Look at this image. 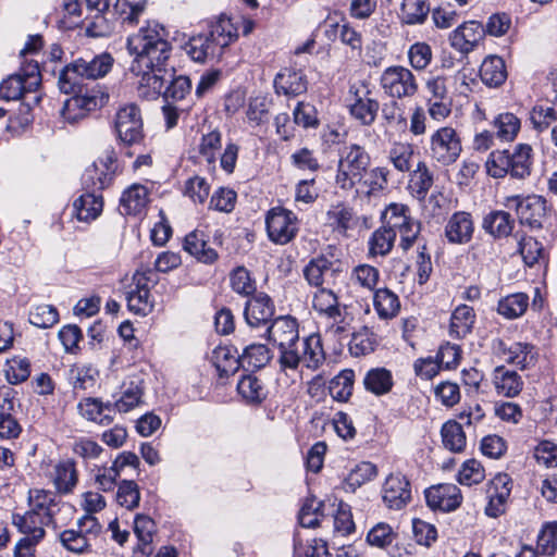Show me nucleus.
<instances>
[{
  "mask_svg": "<svg viewBox=\"0 0 557 557\" xmlns=\"http://www.w3.org/2000/svg\"><path fill=\"white\" fill-rule=\"evenodd\" d=\"M382 218L384 226L394 230L395 233L413 220L409 214V208L403 203L388 205Z\"/></svg>",
  "mask_w": 557,
  "mask_h": 557,
  "instance_id": "nucleus-54",
  "label": "nucleus"
},
{
  "mask_svg": "<svg viewBox=\"0 0 557 557\" xmlns=\"http://www.w3.org/2000/svg\"><path fill=\"white\" fill-rule=\"evenodd\" d=\"M532 148L527 144H519L513 151H509V174L515 178H524L531 172Z\"/></svg>",
  "mask_w": 557,
  "mask_h": 557,
  "instance_id": "nucleus-34",
  "label": "nucleus"
},
{
  "mask_svg": "<svg viewBox=\"0 0 557 557\" xmlns=\"http://www.w3.org/2000/svg\"><path fill=\"white\" fill-rule=\"evenodd\" d=\"M414 146L408 141H393L387 150L386 158L393 168L401 173H408L413 166Z\"/></svg>",
  "mask_w": 557,
  "mask_h": 557,
  "instance_id": "nucleus-28",
  "label": "nucleus"
},
{
  "mask_svg": "<svg viewBox=\"0 0 557 557\" xmlns=\"http://www.w3.org/2000/svg\"><path fill=\"white\" fill-rule=\"evenodd\" d=\"M102 176L103 172H100L95 163L85 170L82 182L86 191L73 203V214L78 221H92L102 212Z\"/></svg>",
  "mask_w": 557,
  "mask_h": 557,
  "instance_id": "nucleus-4",
  "label": "nucleus"
},
{
  "mask_svg": "<svg viewBox=\"0 0 557 557\" xmlns=\"http://www.w3.org/2000/svg\"><path fill=\"white\" fill-rule=\"evenodd\" d=\"M184 250L203 263H212L218 258L215 250L208 247L202 235L198 234L196 231L186 235L184 239Z\"/></svg>",
  "mask_w": 557,
  "mask_h": 557,
  "instance_id": "nucleus-38",
  "label": "nucleus"
},
{
  "mask_svg": "<svg viewBox=\"0 0 557 557\" xmlns=\"http://www.w3.org/2000/svg\"><path fill=\"white\" fill-rule=\"evenodd\" d=\"M407 57L413 70L424 71L432 62V48L424 41H417L409 47Z\"/></svg>",
  "mask_w": 557,
  "mask_h": 557,
  "instance_id": "nucleus-56",
  "label": "nucleus"
},
{
  "mask_svg": "<svg viewBox=\"0 0 557 557\" xmlns=\"http://www.w3.org/2000/svg\"><path fill=\"white\" fill-rule=\"evenodd\" d=\"M208 36L222 54L224 49L238 39V28L226 15H220L211 26Z\"/></svg>",
  "mask_w": 557,
  "mask_h": 557,
  "instance_id": "nucleus-24",
  "label": "nucleus"
},
{
  "mask_svg": "<svg viewBox=\"0 0 557 557\" xmlns=\"http://www.w3.org/2000/svg\"><path fill=\"white\" fill-rule=\"evenodd\" d=\"M53 483L58 492L70 493L77 483V472L72 460L60 461L54 467Z\"/></svg>",
  "mask_w": 557,
  "mask_h": 557,
  "instance_id": "nucleus-42",
  "label": "nucleus"
},
{
  "mask_svg": "<svg viewBox=\"0 0 557 557\" xmlns=\"http://www.w3.org/2000/svg\"><path fill=\"white\" fill-rule=\"evenodd\" d=\"M377 474L376 467L371 462H360L350 470L344 482V488L355 492L367 482L372 481Z\"/></svg>",
  "mask_w": 557,
  "mask_h": 557,
  "instance_id": "nucleus-51",
  "label": "nucleus"
},
{
  "mask_svg": "<svg viewBox=\"0 0 557 557\" xmlns=\"http://www.w3.org/2000/svg\"><path fill=\"white\" fill-rule=\"evenodd\" d=\"M383 500L391 509H401L411 499L410 483L401 473L389 474L383 485Z\"/></svg>",
  "mask_w": 557,
  "mask_h": 557,
  "instance_id": "nucleus-19",
  "label": "nucleus"
},
{
  "mask_svg": "<svg viewBox=\"0 0 557 557\" xmlns=\"http://www.w3.org/2000/svg\"><path fill=\"white\" fill-rule=\"evenodd\" d=\"M484 33L485 30L479 22L469 21L450 33L449 42L450 46L460 53L468 54L474 50L483 38Z\"/></svg>",
  "mask_w": 557,
  "mask_h": 557,
  "instance_id": "nucleus-20",
  "label": "nucleus"
},
{
  "mask_svg": "<svg viewBox=\"0 0 557 557\" xmlns=\"http://www.w3.org/2000/svg\"><path fill=\"white\" fill-rule=\"evenodd\" d=\"M237 392L249 404H260L268 395V391L260 379L255 375H244L237 383Z\"/></svg>",
  "mask_w": 557,
  "mask_h": 557,
  "instance_id": "nucleus-40",
  "label": "nucleus"
},
{
  "mask_svg": "<svg viewBox=\"0 0 557 557\" xmlns=\"http://www.w3.org/2000/svg\"><path fill=\"white\" fill-rule=\"evenodd\" d=\"M443 445L454 453H460L466 447V435L461 423L455 420L445 422L441 430Z\"/></svg>",
  "mask_w": 557,
  "mask_h": 557,
  "instance_id": "nucleus-50",
  "label": "nucleus"
},
{
  "mask_svg": "<svg viewBox=\"0 0 557 557\" xmlns=\"http://www.w3.org/2000/svg\"><path fill=\"white\" fill-rule=\"evenodd\" d=\"M267 233L271 242L277 245L289 243L298 232L297 216L284 208H272L265 218Z\"/></svg>",
  "mask_w": 557,
  "mask_h": 557,
  "instance_id": "nucleus-10",
  "label": "nucleus"
},
{
  "mask_svg": "<svg viewBox=\"0 0 557 557\" xmlns=\"http://www.w3.org/2000/svg\"><path fill=\"white\" fill-rule=\"evenodd\" d=\"M333 262L325 257H317L309 261L304 269V275L307 282L320 287L327 278L333 277Z\"/></svg>",
  "mask_w": 557,
  "mask_h": 557,
  "instance_id": "nucleus-36",
  "label": "nucleus"
},
{
  "mask_svg": "<svg viewBox=\"0 0 557 557\" xmlns=\"http://www.w3.org/2000/svg\"><path fill=\"white\" fill-rule=\"evenodd\" d=\"M496 136L504 141H512L521 128V120L511 112L499 113L492 122Z\"/></svg>",
  "mask_w": 557,
  "mask_h": 557,
  "instance_id": "nucleus-44",
  "label": "nucleus"
},
{
  "mask_svg": "<svg viewBox=\"0 0 557 557\" xmlns=\"http://www.w3.org/2000/svg\"><path fill=\"white\" fill-rule=\"evenodd\" d=\"M60 18L58 25L60 29L71 30L81 26L83 23L82 9L78 0H62Z\"/></svg>",
  "mask_w": 557,
  "mask_h": 557,
  "instance_id": "nucleus-52",
  "label": "nucleus"
},
{
  "mask_svg": "<svg viewBox=\"0 0 557 557\" xmlns=\"http://www.w3.org/2000/svg\"><path fill=\"white\" fill-rule=\"evenodd\" d=\"M274 88L277 95L295 97L307 90V79L300 71L284 69L276 74Z\"/></svg>",
  "mask_w": 557,
  "mask_h": 557,
  "instance_id": "nucleus-23",
  "label": "nucleus"
},
{
  "mask_svg": "<svg viewBox=\"0 0 557 557\" xmlns=\"http://www.w3.org/2000/svg\"><path fill=\"white\" fill-rule=\"evenodd\" d=\"M376 345L375 334L369 327H362L352 334L349 342V351L356 357L364 356L374 351Z\"/></svg>",
  "mask_w": 557,
  "mask_h": 557,
  "instance_id": "nucleus-53",
  "label": "nucleus"
},
{
  "mask_svg": "<svg viewBox=\"0 0 557 557\" xmlns=\"http://www.w3.org/2000/svg\"><path fill=\"white\" fill-rule=\"evenodd\" d=\"M355 372L351 369L342 370L329 384V392L333 399L347 401L352 394Z\"/></svg>",
  "mask_w": 557,
  "mask_h": 557,
  "instance_id": "nucleus-49",
  "label": "nucleus"
},
{
  "mask_svg": "<svg viewBox=\"0 0 557 557\" xmlns=\"http://www.w3.org/2000/svg\"><path fill=\"white\" fill-rule=\"evenodd\" d=\"M511 493V479L506 473L496 474L488 484V503L486 516L497 518L506 511L507 500Z\"/></svg>",
  "mask_w": 557,
  "mask_h": 557,
  "instance_id": "nucleus-17",
  "label": "nucleus"
},
{
  "mask_svg": "<svg viewBox=\"0 0 557 557\" xmlns=\"http://www.w3.org/2000/svg\"><path fill=\"white\" fill-rule=\"evenodd\" d=\"M485 166L487 174L494 178H500L509 174V150L491 152Z\"/></svg>",
  "mask_w": 557,
  "mask_h": 557,
  "instance_id": "nucleus-60",
  "label": "nucleus"
},
{
  "mask_svg": "<svg viewBox=\"0 0 557 557\" xmlns=\"http://www.w3.org/2000/svg\"><path fill=\"white\" fill-rule=\"evenodd\" d=\"M133 72L140 76L138 94L147 100L163 96L164 85L172 78V70H168L165 65L144 67L140 72L138 70Z\"/></svg>",
  "mask_w": 557,
  "mask_h": 557,
  "instance_id": "nucleus-15",
  "label": "nucleus"
},
{
  "mask_svg": "<svg viewBox=\"0 0 557 557\" xmlns=\"http://www.w3.org/2000/svg\"><path fill=\"white\" fill-rule=\"evenodd\" d=\"M519 251L528 267H532L545 258L543 245L536 238L531 236L520 239Z\"/></svg>",
  "mask_w": 557,
  "mask_h": 557,
  "instance_id": "nucleus-59",
  "label": "nucleus"
},
{
  "mask_svg": "<svg viewBox=\"0 0 557 557\" xmlns=\"http://www.w3.org/2000/svg\"><path fill=\"white\" fill-rule=\"evenodd\" d=\"M98 107V98L96 96L75 95L65 100L61 114L69 123H76L84 119L90 111Z\"/></svg>",
  "mask_w": 557,
  "mask_h": 557,
  "instance_id": "nucleus-27",
  "label": "nucleus"
},
{
  "mask_svg": "<svg viewBox=\"0 0 557 557\" xmlns=\"http://www.w3.org/2000/svg\"><path fill=\"white\" fill-rule=\"evenodd\" d=\"M39 77L38 64H29L24 75H11L0 84V97L4 100H17L39 86Z\"/></svg>",
  "mask_w": 557,
  "mask_h": 557,
  "instance_id": "nucleus-14",
  "label": "nucleus"
},
{
  "mask_svg": "<svg viewBox=\"0 0 557 557\" xmlns=\"http://www.w3.org/2000/svg\"><path fill=\"white\" fill-rule=\"evenodd\" d=\"M482 82L490 87L500 86L507 78L505 62L500 57L490 55L480 67Z\"/></svg>",
  "mask_w": 557,
  "mask_h": 557,
  "instance_id": "nucleus-30",
  "label": "nucleus"
},
{
  "mask_svg": "<svg viewBox=\"0 0 557 557\" xmlns=\"http://www.w3.org/2000/svg\"><path fill=\"white\" fill-rule=\"evenodd\" d=\"M325 221L333 231L346 234L355 224L354 211L344 203L331 206L325 213Z\"/></svg>",
  "mask_w": 557,
  "mask_h": 557,
  "instance_id": "nucleus-35",
  "label": "nucleus"
},
{
  "mask_svg": "<svg viewBox=\"0 0 557 557\" xmlns=\"http://www.w3.org/2000/svg\"><path fill=\"white\" fill-rule=\"evenodd\" d=\"M116 138L124 145L139 144L144 137V121L139 107L126 103L119 108L114 117Z\"/></svg>",
  "mask_w": 557,
  "mask_h": 557,
  "instance_id": "nucleus-8",
  "label": "nucleus"
},
{
  "mask_svg": "<svg viewBox=\"0 0 557 557\" xmlns=\"http://www.w3.org/2000/svg\"><path fill=\"white\" fill-rule=\"evenodd\" d=\"M462 151L461 139L457 131L451 126H443L430 136L429 157L442 166L454 164Z\"/></svg>",
  "mask_w": 557,
  "mask_h": 557,
  "instance_id": "nucleus-6",
  "label": "nucleus"
},
{
  "mask_svg": "<svg viewBox=\"0 0 557 557\" xmlns=\"http://www.w3.org/2000/svg\"><path fill=\"white\" fill-rule=\"evenodd\" d=\"M149 201L148 188L141 184H133L123 191L120 209L127 215H140L146 211Z\"/></svg>",
  "mask_w": 557,
  "mask_h": 557,
  "instance_id": "nucleus-22",
  "label": "nucleus"
},
{
  "mask_svg": "<svg viewBox=\"0 0 557 557\" xmlns=\"http://www.w3.org/2000/svg\"><path fill=\"white\" fill-rule=\"evenodd\" d=\"M264 336L278 348L281 371H296L300 366L314 371L325 361L320 335L311 334L300 342L298 323L289 315L274 319L267 326Z\"/></svg>",
  "mask_w": 557,
  "mask_h": 557,
  "instance_id": "nucleus-1",
  "label": "nucleus"
},
{
  "mask_svg": "<svg viewBox=\"0 0 557 557\" xmlns=\"http://www.w3.org/2000/svg\"><path fill=\"white\" fill-rule=\"evenodd\" d=\"M159 277L156 272L150 269H138L133 276V285L127 292V307L136 314L146 315L153 308V300L150 294V287L156 285Z\"/></svg>",
  "mask_w": 557,
  "mask_h": 557,
  "instance_id": "nucleus-7",
  "label": "nucleus"
},
{
  "mask_svg": "<svg viewBox=\"0 0 557 557\" xmlns=\"http://www.w3.org/2000/svg\"><path fill=\"white\" fill-rule=\"evenodd\" d=\"M483 228L495 238L507 237L513 228V220L506 211H493L483 220Z\"/></svg>",
  "mask_w": 557,
  "mask_h": 557,
  "instance_id": "nucleus-41",
  "label": "nucleus"
},
{
  "mask_svg": "<svg viewBox=\"0 0 557 557\" xmlns=\"http://www.w3.org/2000/svg\"><path fill=\"white\" fill-rule=\"evenodd\" d=\"M312 307L320 314H325L334 321L341 315L337 297L327 288H319L313 294Z\"/></svg>",
  "mask_w": 557,
  "mask_h": 557,
  "instance_id": "nucleus-48",
  "label": "nucleus"
},
{
  "mask_svg": "<svg viewBox=\"0 0 557 557\" xmlns=\"http://www.w3.org/2000/svg\"><path fill=\"white\" fill-rule=\"evenodd\" d=\"M22 537L14 547V557H35L36 545L40 543L46 532L35 530V532H22Z\"/></svg>",
  "mask_w": 557,
  "mask_h": 557,
  "instance_id": "nucleus-64",
  "label": "nucleus"
},
{
  "mask_svg": "<svg viewBox=\"0 0 557 557\" xmlns=\"http://www.w3.org/2000/svg\"><path fill=\"white\" fill-rule=\"evenodd\" d=\"M222 148V134L219 129H212L202 134L198 144L199 158L205 161L210 170L215 169L216 156Z\"/></svg>",
  "mask_w": 557,
  "mask_h": 557,
  "instance_id": "nucleus-31",
  "label": "nucleus"
},
{
  "mask_svg": "<svg viewBox=\"0 0 557 557\" xmlns=\"http://www.w3.org/2000/svg\"><path fill=\"white\" fill-rule=\"evenodd\" d=\"M529 307V297L524 293H515L498 301L497 311L506 319L521 317Z\"/></svg>",
  "mask_w": 557,
  "mask_h": 557,
  "instance_id": "nucleus-47",
  "label": "nucleus"
},
{
  "mask_svg": "<svg viewBox=\"0 0 557 557\" xmlns=\"http://www.w3.org/2000/svg\"><path fill=\"white\" fill-rule=\"evenodd\" d=\"M270 100L265 96L250 97L245 111L246 122L251 127L261 126L269 121Z\"/></svg>",
  "mask_w": 557,
  "mask_h": 557,
  "instance_id": "nucleus-43",
  "label": "nucleus"
},
{
  "mask_svg": "<svg viewBox=\"0 0 557 557\" xmlns=\"http://www.w3.org/2000/svg\"><path fill=\"white\" fill-rule=\"evenodd\" d=\"M211 359L221 377L234 374L242 362L237 351L227 346L216 347L212 351Z\"/></svg>",
  "mask_w": 557,
  "mask_h": 557,
  "instance_id": "nucleus-32",
  "label": "nucleus"
},
{
  "mask_svg": "<svg viewBox=\"0 0 557 557\" xmlns=\"http://www.w3.org/2000/svg\"><path fill=\"white\" fill-rule=\"evenodd\" d=\"M504 206L513 209L520 223L531 227H540L546 214V201L537 195L508 196L505 198Z\"/></svg>",
  "mask_w": 557,
  "mask_h": 557,
  "instance_id": "nucleus-12",
  "label": "nucleus"
},
{
  "mask_svg": "<svg viewBox=\"0 0 557 557\" xmlns=\"http://www.w3.org/2000/svg\"><path fill=\"white\" fill-rule=\"evenodd\" d=\"M491 349L495 357L520 369L532 367L537 357L535 347L522 342L508 344L502 338H495L491 343Z\"/></svg>",
  "mask_w": 557,
  "mask_h": 557,
  "instance_id": "nucleus-11",
  "label": "nucleus"
},
{
  "mask_svg": "<svg viewBox=\"0 0 557 557\" xmlns=\"http://www.w3.org/2000/svg\"><path fill=\"white\" fill-rule=\"evenodd\" d=\"M168 36L165 28L157 22H149L131 35L127 49L135 57L132 71L165 65L172 51Z\"/></svg>",
  "mask_w": 557,
  "mask_h": 557,
  "instance_id": "nucleus-3",
  "label": "nucleus"
},
{
  "mask_svg": "<svg viewBox=\"0 0 557 557\" xmlns=\"http://www.w3.org/2000/svg\"><path fill=\"white\" fill-rule=\"evenodd\" d=\"M29 509L24 515H13V524L21 532H46V527L54 529L65 523L66 517L73 513V507L52 492L40 488L28 493Z\"/></svg>",
  "mask_w": 557,
  "mask_h": 557,
  "instance_id": "nucleus-2",
  "label": "nucleus"
},
{
  "mask_svg": "<svg viewBox=\"0 0 557 557\" xmlns=\"http://www.w3.org/2000/svg\"><path fill=\"white\" fill-rule=\"evenodd\" d=\"M408 173V189L410 194L420 201L424 200L434 184L433 172L426 162L419 161L416 168L411 169Z\"/></svg>",
  "mask_w": 557,
  "mask_h": 557,
  "instance_id": "nucleus-26",
  "label": "nucleus"
},
{
  "mask_svg": "<svg viewBox=\"0 0 557 557\" xmlns=\"http://www.w3.org/2000/svg\"><path fill=\"white\" fill-rule=\"evenodd\" d=\"M364 388L376 396L389 393L394 385L393 374L386 368L370 369L363 379Z\"/></svg>",
  "mask_w": 557,
  "mask_h": 557,
  "instance_id": "nucleus-33",
  "label": "nucleus"
},
{
  "mask_svg": "<svg viewBox=\"0 0 557 557\" xmlns=\"http://www.w3.org/2000/svg\"><path fill=\"white\" fill-rule=\"evenodd\" d=\"M492 382L498 395L504 397H516L523 387L521 376L512 370L498 366L492 374Z\"/></svg>",
  "mask_w": 557,
  "mask_h": 557,
  "instance_id": "nucleus-25",
  "label": "nucleus"
},
{
  "mask_svg": "<svg viewBox=\"0 0 557 557\" xmlns=\"http://www.w3.org/2000/svg\"><path fill=\"white\" fill-rule=\"evenodd\" d=\"M458 482L471 486L481 483L485 479V470L482 463L475 459L466 460L458 471Z\"/></svg>",
  "mask_w": 557,
  "mask_h": 557,
  "instance_id": "nucleus-58",
  "label": "nucleus"
},
{
  "mask_svg": "<svg viewBox=\"0 0 557 557\" xmlns=\"http://www.w3.org/2000/svg\"><path fill=\"white\" fill-rule=\"evenodd\" d=\"M385 94L392 98H412L419 90V84L411 70L403 65L386 67L380 78Z\"/></svg>",
  "mask_w": 557,
  "mask_h": 557,
  "instance_id": "nucleus-9",
  "label": "nucleus"
},
{
  "mask_svg": "<svg viewBox=\"0 0 557 557\" xmlns=\"http://www.w3.org/2000/svg\"><path fill=\"white\" fill-rule=\"evenodd\" d=\"M425 499L430 508L448 512L460 506L462 495L457 485L446 483L426 488Z\"/></svg>",
  "mask_w": 557,
  "mask_h": 557,
  "instance_id": "nucleus-18",
  "label": "nucleus"
},
{
  "mask_svg": "<svg viewBox=\"0 0 557 557\" xmlns=\"http://www.w3.org/2000/svg\"><path fill=\"white\" fill-rule=\"evenodd\" d=\"M370 165V156L359 145L344 147L339 154L335 184L344 190L352 189L360 183Z\"/></svg>",
  "mask_w": 557,
  "mask_h": 557,
  "instance_id": "nucleus-5",
  "label": "nucleus"
},
{
  "mask_svg": "<svg viewBox=\"0 0 557 557\" xmlns=\"http://www.w3.org/2000/svg\"><path fill=\"white\" fill-rule=\"evenodd\" d=\"M210 194V185L205 177L193 176L185 183L184 195L194 203H203Z\"/></svg>",
  "mask_w": 557,
  "mask_h": 557,
  "instance_id": "nucleus-63",
  "label": "nucleus"
},
{
  "mask_svg": "<svg viewBox=\"0 0 557 557\" xmlns=\"http://www.w3.org/2000/svg\"><path fill=\"white\" fill-rule=\"evenodd\" d=\"M373 304L377 315L384 320L393 319L400 310L398 296L388 288L376 289Z\"/></svg>",
  "mask_w": 557,
  "mask_h": 557,
  "instance_id": "nucleus-39",
  "label": "nucleus"
},
{
  "mask_svg": "<svg viewBox=\"0 0 557 557\" xmlns=\"http://www.w3.org/2000/svg\"><path fill=\"white\" fill-rule=\"evenodd\" d=\"M430 13L429 0H404L400 8L401 21L407 25L424 23Z\"/></svg>",
  "mask_w": 557,
  "mask_h": 557,
  "instance_id": "nucleus-46",
  "label": "nucleus"
},
{
  "mask_svg": "<svg viewBox=\"0 0 557 557\" xmlns=\"http://www.w3.org/2000/svg\"><path fill=\"white\" fill-rule=\"evenodd\" d=\"M395 239V231L383 225L374 231L369 238V255L372 257L386 256L394 247Z\"/></svg>",
  "mask_w": 557,
  "mask_h": 557,
  "instance_id": "nucleus-45",
  "label": "nucleus"
},
{
  "mask_svg": "<svg viewBox=\"0 0 557 557\" xmlns=\"http://www.w3.org/2000/svg\"><path fill=\"white\" fill-rule=\"evenodd\" d=\"M379 277V270L370 264H359L351 272V281L368 290L375 288Z\"/></svg>",
  "mask_w": 557,
  "mask_h": 557,
  "instance_id": "nucleus-62",
  "label": "nucleus"
},
{
  "mask_svg": "<svg viewBox=\"0 0 557 557\" xmlns=\"http://www.w3.org/2000/svg\"><path fill=\"white\" fill-rule=\"evenodd\" d=\"M475 313L474 310L467 306H458L451 313L449 335L454 338H462L467 336L474 324Z\"/></svg>",
  "mask_w": 557,
  "mask_h": 557,
  "instance_id": "nucleus-29",
  "label": "nucleus"
},
{
  "mask_svg": "<svg viewBox=\"0 0 557 557\" xmlns=\"http://www.w3.org/2000/svg\"><path fill=\"white\" fill-rule=\"evenodd\" d=\"M274 312L275 307L272 299L265 293H258L247 300L244 318L251 329H267Z\"/></svg>",
  "mask_w": 557,
  "mask_h": 557,
  "instance_id": "nucleus-16",
  "label": "nucleus"
},
{
  "mask_svg": "<svg viewBox=\"0 0 557 557\" xmlns=\"http://www.w3.org/2000/svg\"><path fill=\"white\" fill-rule=\"evenodd\" d=\"M272 358L270 349L264 344L250 343L243 348L240 360L251 368L260 369Z\"/></svg>",
  "mask_w": 557,
  "mask_h": 557,
  "instance_id": "nucleus-55",
  "label": "nucleus"
},
{
  "mask_svg": "<svg viewBox=\"0 0 557 557\" xmlns=\"http://www.w3.org/2000/svg\"><path fill=\"white\" fill-rule=\"evenodd\" d=\"M185 51L196 62H205L208 58L215 59L222 55L208 35L191 37L185 46Z\"/></svg>",
  "mask_w": 557,
  "mask_h": 557,
  "instance_id": "nucleus-37",
  "label": "nucleus"
},
{
  "mask_svg": "<svg viewBox=\"0 0 557 557\" xmlns=\"http://www.w3.org/2000/svg\"><path fill=\"white\" fill-rule=\"evenodd\" d=\"M349 112L362 125H371L379 111V102L371 97V91L363 84H352L348 91Z\"/></svg>",
  "mask_w": 557,
  "mask_h": 557,
  "instance_id": "nucleus-13",
  "label": "nucleus"
},
{
  "mask_svg": "<svg viewBox=\"0 0 557 557\" xmlns=\"http://www.w3.org/2000/svg\"><path fill=\"white\" fill-rule=\"evenodd\" d=\"M232 289L242 296H250L256 292V283L250 273L243 267L235 269L230 276Z\"/></svg>",
  "mask_w": 557,
  "mask_h": 557,
  "instance_id": "nucleus-61",
  "label": "nucleus"
},
{
  "mask_svg": "<svg viewBox=\"0 0 557 557\" xmlns=\"http://www.w3.org/2000/svg\"><path fill=\"white\" fill-rule=\"evenodd\" d=\"M29 322L40 329L53 326L59 321V312L52 305H39L34 307L28 314Z\"/></svg>",
  "mask_w": 557,
  "mask_h": 557,
  "instance_id": "nucleus-57",
  "label": "nucleus"
},
{
  "mask_svg": "<svg viewBox=\"0 0 557 557\" xmlns=\"http://www.w3.org/2000/svg\"><path fill=\"white\" fill-rule=\"evenodd\" d=\"M474 231L473 220L470 213L455 212L447 221L445 236L451 244H466L472 238Z\"/></svg>",
  "mask_w": 557,
  "mask_h": 557,
  "instance_id": "nucleus-21",
  "label": "nucleus"
}]
</instances>
